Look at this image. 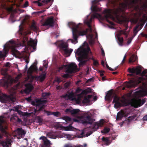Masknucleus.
<instances>
[{
    "label": "nucleus",
    "instance_id": "nucleus-41",
    "mask_svg": "<svg viewBox=\"0 0 147 147\" xmlns=\"http://www.w3.org/2000/svg\"><path fill=\"white\" fill-rule=\"evenodd\" d=\"M139 27V25L136 26L134 28L133 33H136L137 34L138 32L140 30V29L138 30Z\"/></svg>",
    "mask_w": 147,
    "mask_h": 147
},
{
    "label": "nucleus",
    "instance_id": "nucleus-62",
    "mask_svg": "<svg viewBox=\"0 0 147 147\" xmlns=\"http://www.w3.org/2000/svg\"><path fill=\"white\" fill-rule=\"evenodd\" d=\"M143 120L144 121H147V115L144 116L143 117Z\"/></svg>",
    "mask_w": 147,
    "mask_h": 147
},
{
    "label": "nucleus",
    "instance_id": "nucleus-7",
    "mask_svg": "<svg viewBox=\"0 0 147 147\" xmlns=\"http://www.w3.org/2000/svg\"><path fill=\"white\" fill-rule=\"evenodd\" d=\"M122 98L124 99L123 100H121L120 98L115 95L113 98V102L115 103L114 107L117 108L122 106V103L125 105V106L129 105V103L125 101V98L124 96L122 97Z\"/></svg>",
    "mask_w": 147,
    "mask_h": 147
},
{
    "label": "nucleus",
    "instance_id": "nucleus-40",
    "mask_svg": "<svg viewBox=\"0 0 147 147\" xmlns=\"http://www.w3.org/2000/svg\"><path fill=\"white\" fill-rule=\"evenodd\" d=\"M7 69H1V73L2 75L5 76L7 75Z\"/></svg>",
    "mask_w": 147,
    "mask_h": 147
},
{
    "label": "nucleus",
    "instance_id": "nucleus-4",
    "mask_svg": "<svg viewBox=\"0 0 147 147\" xmlns=\"http://www.w3.org/2000/svg\"><path fill=\"white\" fill-rule=\"evenodd\" d=\"M89 52H90V49L88 46L86 48H80L75 50V54L79 56L78 59L80 62L78 64H84L86 63L88 60V54Z\"/></svg>",
    "mask_w": 147,
    "mask_h": 147
},
{
    "label": "nucleus",
    "instance_id": "nucleus-35",
    "mask_svg": "<svg viewBox=\"0 0 147 147\" xmlns=\"http://www.w3.org/2000/svg\"><path fill=\"white\" fill-rule=\"evenodd\" d=\"M117 38L119 45L121 46H122L123 41V38L122 37L117 36Z\"/></svg>",
    "mask_w": 147,
    "mask_h": 147
},
{
    "label": "nucleus",
    "instance_id": "nucleus-37",
    "mask_svg": "<svg viewBox=\"0 0 147 147\" xmlns=\"http://www.w3.org/2000/svg\"><path fill=\"white\" fill-rule=\"evenodd\" d=\"M47 136L48 138L54 139H56L57 137L56 136L51 133H48Z\"/></svg>",
    "mask_w": 147,
    "mask_h": 147
},
{
    "label": "nucleus",
    "instance_id": "nucleus-43",
    "mask_svg": "<svg viewBox=\"0 0 147 147\" xmlns=\"http://www.w3.org/2000/svg\"><path fill=\"white\" fill-rule=\"evenodd\" d=\"M90 100L87 97H85L82 101V103L84 104L89 102Z\"/></svg>",
    "mask_w": 147,
    "mask_h": 147
},
{
    "label": "nucleus",
    "instance_id": "nucleus-63",
    "mask_svg": "<svg viewBox=\"0 0 147 147\" xmlns=\"http://www.w3.org/2000/svg\"><path fill=\"white\" fill-rule=\"evenodd\" d=\"M17 119L16 121H17V122L20 123L22 121V120L21 119H20L19 118V117H18V118H17Z\"/></svg>",
    "mask_w": 147,
    "mask_h": 147
},
{
    "label": "nucleus",
    "instance_id": "nucleus-59",
    "mask_svg": "<svg viewBox=\"0 0 147 147\" xmlns=\"http://www.w3.org/2000/svg\"><path fill=\"white\" fill-rule=\"evenodd\" d=\"M61 80L60 79L58 78H57L56 79V81L58 82V84L60 83L61 82Z\"/></svg>",
    "mask_w": 147,
    "mask_h": 147
},
{
    "label": "nucleus",
    "instance_id": "nucleus-44",
    "mask_svg": "<svg viewBox=\"0 0 147 147\" xmlns=\"http://www.w3.org/2000/svg\"><path fill=\"white\" fill-rule=\"evenodd\" d=\"M45 10H42L41 11H37V12H34L33 13V14H34L36 15H39L41 13H42L44 12Z\"/></svg>",
    "mask_w": 147,
    "mask_h": 147
},
{
    "label": "nucleus",
    "instance_id": "nucleus-38",
    "mask_svg": "<svg viewBox=\"0 0 147 147\" xmlns=\"http://www.w3.org/2000/svg\"><path fill=\"white\" fill-rule=\"evenodd\" d=\"M36 119L38 123L40 124L42 123L43 119L40 116H38L36 117Z\"/></svg>",
    "mask_w": 147,
    "mask_h": 147
},
{
    "label": "nucleus",
    "instance_id": "nucleus-53",
    "mask_svg": "<svg viewBox=\"0 0 147 147\" xmlns=\"http://www.w3.org/2000/svg\"><path fill=\"white\" fill-rule=\"evenodd\" d=\"M70 84V83L69 82H67L65 84L64 86L66 88H67L69 86Z\"/></svg>",
    "mask_w": 147,
    "mask_h": 147
},
{
    "label": "nucleus",
    "instance_id": "nucleus-22",
    "mask_svg": "<svg viewBox=\"0 0 147 147\" xmlns=\"http://www.w3.org/2000/svg\"><path fill=\"white\" fill-rule=\"evenodd\" d=\"M73 97L74 94L71 93H69V94H65L62 95L61 96L62 98L67 99V100L70 99L72 98Z\"/></svg>",
    "mask_w": 147,
    "mask_h": 147
},
{
    "label": "nucleus",
    "instance_id": "nucleus-21",
    "mask_svg": "<svg viewBox=\"0 0 147 147\" xmlns=\"http://www.w3.org/2000/svg\"><path fill=\"white\" fill-rule=\"evenodd\" d=\"M31 65L30 67L29 68L27 71V73L28 74H31L33 72L36 71L37 70V69L35 67V65Z\"/></svg>",
    "mask_w": 147,
    "mask_h": 147
},
{
    "label": "nucleus",
    "instance_id": "nucleus-16",
    "mask_svg": "<svg viewBox=\"0 0 147 147\" xmlns=\"http://www.w3.org/2000/svg\"><path fill=\"white\" fill-rule=\"evenodd\" d=\"M58 46L61 50L64 51L65 49L68 47V45L66 42H62L58 44Z\"/></svg>",
    "mask_w": 147,
    "mask_h": 147
},
{
    "label": "nucleus",
    "instance_id": "nucleus-3",
    "mask_svg": "<svg viewBox=\"0 0 147 147\" xmlns=\"http://www.w3.org/2000/svg\"><path fill=\"white\" fill-rule=\"evenodd\" d=\"M80 110L78 109H67L65 110V112L66 113H70L71 115L77 117L74 118L73 120L74 121L80 122L83 124H92L94 120L92 118L91 114H90L84 113L82 115H80Z\"/></svg>",
    "mask_w": 147,
    "mask_h": 147
},
{
    "label": "nucleus",
    "instance_id": "nucleus-64",
    "mask_svg": "<svg viewBox=\"0 0 147 147\" xmlns=\"http://www.w3.org/2000/svg\"><path fill=\"white\" fill-rule=\"evenodd\" d=\"M132 40V39L131 38L130 39H129L127 41V43L128 44H129L131 42Z\"/></svg>",
    "mask_w": 147,
    "mask_h": 147
},
{
    "label": "nucleus",
    "instance_id": "nucleus-33",
    "mask_svg": "<svg viewBox=\"0 0 147 147\" xmlns=\"http://www.w3.org/2000/svg\"><path fill=\"white\" fill-rule=\"evenodd\" d=\"M102 140L104 142L105 144H106V145H108L110 144V143L109 142V140L108 138H105V137H103L102 138Z\"/></svg>",
    "mask_w": 147,
    "mask_h": 147
},
{
    "label": "nucleus",
    "instance_id": "nucleus-36",
    "mask_svg": "<svg viewBox=\"0 0 147 147\" xmlns=\"http://www.w3.org/2000/svg\"><path fill=\"white\" fill-rule=\"evenodd\" d=\"M31 28L34 31L37 30H38L37 27L36 25L35 22H33L31 25Z\"/></svg>",
    "mask_w": 147,
    "mask_h": 147
},
{
    "label": "nucleus",
    "instance_id": "nucleus-55",
    "mask_svg": "<svg viewBox=\"0 0 147 147\" xmlns=\"http://www.w3.org/2000/svg\"><path fill=\"white\" fill-rule=\"evenodd\" d=\"M50 95V94L49 93H45L42 94V95L43 97H47Z\"/></svg>",
    "mask_w": 147,
    "mask_h": 147
},
{
    "label": "nucleus",
    "instance_id": "nucleus-56",
    "mask_svg": "<svg viewBox=\"0 0 147 147\" xmlns=\"http://www.w3.org/2000/svg\"><path fill=\"white\" fill-rule=\"evenodd\" d=\"M99 72L100 73V76L102 77L104 76V73L105 72L104 71L99 70Z\"/></svg>",
    "mask_w": 147,
    "mask_h": 147
},
{
    "label": "nucleus",
    "instance_id": "nucleus-42",
    "mask_svg": "<svg viewBox=\"0 0 147 147\" xmlns=\"http://www.w3.org/2000/svg\"><path fill=\"white\" fill-rule=\"evenodd\" d=\"M110 130V129L109 128H105L103 130L101 131V132L104 134H107L108 133Z\"/></svg>",
    "mask_w": 147,
    "mask_h": 147
},
{
    "label": "nucleus",
    "instance_id": "nucleus-6",
    "mask_svg": "<svg viewBox=\"0 0 147 147\" xmlns=\"http://www.w3.org/2000/svg\"><path fill=\"white\" fill-rule=\"evenodd\" d=\"M22 76L21 74L18 75L14 79H11L9 81L8 80H3L0 81L1 85L3 86L8 88L9 84H11L13 83H16L18 82L19 80Z\"/></svg>",
    "mask_w": 147,
    "mask_h": 147
},
{
    "label": "nucleus",
    "instance_id": "nucleus-24",
    "mask_svg": "<svg viewBox=\"0 0 147 147\" xmlns=\"http://www.w3.org/2000/svg\"><path fill=\"white\" fill-rule=\"evenodd\" d=\"M46 100H39L37 101L36 102L34 101H32L31 102V104L33 106H36V107L37 106H39L40 103H46Z\"/></svg>",
    "mask_w": 147,
    "mask_h": 147
},
{
    "label": "nucleus",
    "instance_id": "nucleus-1",
    "mask_svg": "<svg viewBox=\"0 0 147 147\" xmlns=\"http://www.w3.org/2000/svg\"><path fill=\"white\" fill-rule=\"evenodd\" d=\"M120 7L113 9H106L103 12L104 14L105 18L107 19L108 22L111 25H114V23L107 20L108 18L114 19L116 18L119 22L122 23L124 21L121 18H123L120 15L123 11L127 8H130L134 7L137 8H147V0H145L144 2L142 0H126L124 3L120 4Z\"/></svg>",
    "mask_w": 147,
    "mask_h": 147
},
{
    "label": "nucleus",
    "instance_id": "nucleus-12",
    "mask_svg": "<svg viewBox=\"0 0 147 147\" xmlns=\"http://www.w3.org/2000/svg\"><path fill=\"white\" fill-rule=\"evenodd\" d=\"M126 57L127 55L126 54H125L121 62V64H122L125 63H131L136 61L138 59L137 56L134 54H133L130 57L128 60H126Z\"/></svg>",
    "mask_w": 147,
    "mask_h": 147
},
{
    "label": "nucleus",
    "instance_id": "nucleus-8",
    "mask_svg": "<svg viewBox=\"0 0 147 147\" xmlns=\"http://www.w3.org/2000/svg\"><path fill=\"white\" fill-rule=\"evenodd\" d=\"M62 66L59 68L60 70H62L64 67H66V72L69 74L77 72L79 70L77 67V65H61Z\"/></svg>",
    "mask_w": 147,
    "mask_h": 147
},
{
    "label": "nucleus",
    "instance_id": "nucleus-47",
    "mask_svg": "<svg viewBox=\"0 0 147 147\" xmlns=\"http://www.w3.org/2000/svg\"><path fill=\"white\" fill-rule=\"evenodd\" d=\"M18 116H17V114H14L12 116V117H11V120H14L15 121H16L17 120V118H18Z\"/></svg>",
    "mask_w": 147,
    "mask_h": 147
},
{
    "label": "nucleus",
    "instance_id": "nucleus-34",
    "mask_svg": "<svg viewBox=\"0 0 147 147\" xmlns=\"http://www.w3.org/2000/svg\"><path fill=\"white\" fill-rule=\"evenodd\" d=\"M134 119V117L133 116H129L127 119H125V121H123V123H124L125 122L127 121V123H130L131 120H133Z\"/></svg>",
    "mask_w": 147,
    "mask_h": 147
},
{
    "label": "nucleus",
    "instance_id": "nucleus-5",
    "mask_svg": "<svg viewBox=\"0 0 147 147\" xmlns=\"http://www.w3.org/2000/svg\"><path fill=\"white\" fill-rule=\"evenodd\" d=\"M7 127L4 120V117L2 116H0V140L3 136L7 134Z\"/></svg>",
    "mask_w": 147,
    "mask_h": 147
},
{
    "label": "nucleus",
    "instance_id": "nucleus-13",
    "mask_svg": "<svg viewBox=\"0 0 147 147\" xmlns=\"http://www.w3.org/2000/svg\"><path fill=\"white\" fill-rule=\"evenodd\" d=\"M55 20L54 17L51 16L48 17L45 21L42 24L43 26H49L50 27H53L54 25Z\"/></svg>",
    "mask_w": 147,
    "mask_h": 147
},
{
    "label": "nucleus",
    "instance_id": "nucleus-11",
    "mask_svg": "<svg viewBox=\"0 0 147 147\" xmlns=\"http://www.w3.org/2000/svg\"><path fill=\"white\" fill-rule=\"evenodd\" d=\"M146 101V100L143 99L141 100L139 99H134L132 100L131 102V105L135 108H138L140 107L143 105Z\"/></svg>",
    "mask_w": 147,
    "mask_h": 147
},
{
    "label": "nucleus",
    "instance_id": "nucleus-48",
    "mask_svg": "<svg viewBox=\"0 0 147 147\" xmlns=\"http://www.w3.org/2000/svg\"><path fill=\"white\" fill-rule=\"evenodd\" d=\"M92 22V18H91L89 21H87L86 22V24L88 26V27H91V25L90 24Z\"/></svg>",
    "mask_w": 147,
    "mask_h": 147
},
{
    "label": "nucleus",
    "instance_id": "nucleus-45",
    "mask_svg": "<svg viewBox=\"0 0 147 147\" xmlns=\"http://www.w3.org/2000/svg\"><path fill=\"white\" fill-rule=\"evenodd\" d=\"M91 8L92 9V10L94 11V12H97L99 11V9L96 6H92Z\"/></svg>",
    "mask_w": 147,
    "mask_h": 147
},
{
    "label": "nucleus",
    "instance_id": "nucleus-17",
    "mask_svg": "<svg viewBox=\"0 0 147 147\" xmlns=\"http://www.w3.org/2000/svg\"><path fill=\"white\" fill-rule=\"evenodd\" d=\"M40 103L39 106H37L36 109H34V112L36 113L37 112H40L41 111L43 110L46 107V105H41V103Z\"/></svg>",
    "mask_w": 147,
    "mask_h": 147
},
{
    "label": "nucleus",
    "instance_id": "nucleus-30",
    "mask_svg": "<svg viewBox=\"0 0 147 147\" xmlns=\"http://www.w3.org/2000/svg\"><path fill=\"white\" fill-rule=\"evenodd\" d=\"M17 130L18 134L22 136L23 135H24L26 132L22 128H18L17 129Z\"/></svg>",
    "mask_w": 147,
    "mask_h": 147
},
{
    "label": "nucleus",
    "instance_id": "nucleus-28",
    "mask_svg": "<svg viewBox=\"0 0 147 147\" xmlns=\"http://www.w3.org/2000/svg\"><path fill=\"white\" fill-rule=\"evenodd\" d=\"M46 76V73L42 74L38 77L37 79L39 80L40 82H42L45 78Z\"/></svg>",
    "mask_w": 147,
    "mask_h": 147
},
{
    "label": "nucleus",
    "instance_id": "nucleus-60",
    "mask_svg": "<svg viewBox=\"0 0 147 147\" xmlns=\"http://www.w3.org/2000/svg\"><path fill=\"white\" fill-rule=\"evenodd\" d=\"M63 77L64 78H68L69 77V75L68 74H65L63 75Z\"/></svg>",
    "mask_w": 147,
    "mask_h": 147
},
{
    "label": "nucleus",
    "instance_id": "nucleus-31",
    "mask_svg": "<svg viewBox=\"0 0 147 147\" xmlns=\"http://www.w3.org/2000/svg\"><path fill=\"white\" fill-rule=\"evenodd\" d=\"M58 57L57 56L53 55V57L52 62L53 64H56L58 63Z\"/></svg>",
    "mask_w": 147,
    "mask_h": 147
},
{
    "label": "nucleus",
    "instance_id": "nucleus-54",
    "mask_svg": "<svg viewBox=\"0 0 147 147\" xmlns=\"http://www.w3.org/2000/svg\"><path fill=\"white\" fill-rule=\"evenodd\" d=\"M59 114L60 113L59 112L57 111L56 112H53L52 115H53L55 116L58 117Z\"/></svg>",
    "mask_w": 147,
    "mask_h": 147
},
{
    "label": "nucleus",
    "instance_id": "nucleus-52",
    "mask_svg": "<svg viewBox=\"0 0 147 147\" xmlns=\"http://www.w3.org/2000/svg\"><path fill=\"white\" fill-rule=\"evenodd\" d=\"M44 111L46 113H47V115L48 116H49L51 115H52L53 112H51V111H49L46 110H44Z\"/></svg>",
    "mask_w": 147,
    "mask_h": 147
},
{
    "label": "nucleus",
    "instance_id": "nucleus-39",
    "mask_svg": "<svg viewBox=\"0 0 147 147\" xmlns=\"http://www.w3.org/2000/svg\"><path fill=\"white\" fill-rule=\"evenodd\" d=\"M103 65L104 67H105V65L106 66V67L108 69H109L110 70L113 71H114L116 70L117 69V67H118V66H117L116 67L113 68H111V67H109V66L108 65Z\"/></svg>",
    "mask_w": 147,
    "mask_h": 147
},
{
    "label": "nucleus",
    "instance_id": "nucleus-19",
    "mask_svg": "<svg viewBox=\"0 0 147 147\" xmlns=\"http://www.w3.org/2000/svg\"><path fill=\"white\" fill-rule=\"evenodd\" d=\"M36 42H35L34 40L31 39L28 42V45L32 47L34 50H35L36 49Z\"/></svg>",
    "mask_w": 147,
    "mask_h": 147
},
{
    "label": "nucleus",
    "instance_id": "nucleus-25",
    "mask_svg": "<svg viewBox=\"0 0 147 147\" xmlns=\"http://www.w3.org/2000/svg\"><path fill=\"white\" fill-rule=\"evenodd\" d=\"M113 94V92L111 90L109 91L105 96L106 99L108 100H110Z\"/></svg>",
    "mask_w": 147,
    "mask_h": 147
},
{
    "label": "nucleus",
    "instance_id": "nucleus-32",
    "mask_svg": "<svg viewBox=\"0 0 147 147\" xmlns=\"http://www.w3.org/2000/svg\"><path fill=\"white\" fill-rule=\"evenodd\" d=\"M44 142L43 146L44 147H49L50 146V142L49 140L47 139L44 141Z\"/></svg>",
    "mask_w": 147,
    "mask_h": 147
},
{
    "label": "nucleus",
    "instance_id": "nucleus-27",
    "mask_svg": "<svg viewBox=\"0 0 147 147\" xmlns=\"http://www.w3.org/2000/svg\"><path fill=\"white\" fill-rule=\"evenodd\" d=\"M63 51L65 54L68 56H69L73 51V49H69L68 47L66 49H65Z\"/></svg>",
    "mask_w": 147,
    "mask_h": 147
},
{
    "label": "nucleus",
    "instance_id": "nucleus-50",
    "mask_svg": "<svg viewBox=\"0 0 147 147\" xmlns=\"http://www.w3.org/2000/svg\"><path fill=\"white\" fill-rule=\"evenodd\" d=\"M91 92V90L90 88L87 89L83 91L84 94H87L88 93H90Z\"/></svg>",
    "mask_w": 147,
    "mask_h": 147
},
{
    "label": "nucleus",
    "instance_id": "nucleus-46",
    "mask_svg": "<svg viewBox=\"0 0 147 147\" xmlns=\"http://www.w3.org/2000/svg\"><path fill=\"white\" fill-rule=\"evenodd\" d=\"M63 119L65 120L66 122L68 121L71 122L72 121V119L68 116L65 117H64Z\"/></svg>",
    "mask_w": 147,
    "mask_h": 147
},
{
    "label": "nucleus",
    "instance_id": "nucleus-57",
    "mask_svg": "<svg viewBox=\"0 0 147 147\" xmlns=\"http://www.w3.org/2000/svg\"><path fill=\"white\" fill-rule=\"evenodd\" d=\"M40 140H43V142L45 140H46L47 139V138L46 137L44 136H42L40 137L39 138Z\"/></svg>",
    "mask_w": 147,
    "mask_h": 147
},
{
    "label": "nucleus",
    "instance_id": "nucleus-51",
    "mask_svg": "<svg viewBox=\"0 0 147 147\" xmlns=\"http://www.w3.org/2000/svg\"><path fill=\"white\" fill-rule=\"evenodd\" d=\"M93 16L94 18H97L98 17H99L100 18L101 17V15L98 13H95L93 15Z\"/></svg>",
    "mask_w": 147,
    "mask_h": 147
},
{
    "label": "nucleus",
    "instance_id": "nucleus-10",
    "mask_svg": "<svg viewBox=\"0 0 147 147\" xmlns=\"http://www.w3.org/2000/svg\"><path fill=\"white\" fill-rule=\"evenodd\" d=\"M52 2L51 0H38L35 1V2L37 4L38 6L45 5L46 6L45 8L48 9L51 5Z\"/></svg>",
    "mask_w": 147,
    "mask_h": 147
},
{
    "label": "nucleus",
    "instance_id": "nucleus-9",
    "mask_svg": "<svg viewBox=\"0 0 147 147\" xmlns=\"http://www.w3.org/2000/svg\"><path fill=\"white\" fill-rule=\"evenodd\" d=\"M73 26L74 27L72 28L73 38L74 40L71 39H69L68 40V41H70L72 43H75L78 42V36L77 32L78 31V29L79 28V24L76 25L75 24H74Z\"/></svg>",
    "mask_w": 147,
    "mask_h": 147
},
{
    "label": "nucleus",
    "instance_id": "nucleus-26",
    "mask_svg": "<svg viewBox=\"0 0 147 147\" xmlns=\"http://www.w3.org/2000/svg\"><path fill=\"white\" fill-rule=\"evenodd\" d=\"M124 116V114L123 112H119L118 113L117 117V120H120Z\"/></svg>",
    "mask_w": 147,
    "mask_h": 147
},
{
    "label": "nucleus",
    "instance_id": "nucleus-58",
    "mask_svg": "<svg viewBox=\"0 0 147 147\" xmlns=\"http://www.w3.org/2000/svg\"><path fill=\"white\" fill-rule=\"evenodd\" d=\"M89 43L91 45H92L94 43V40L92 39H91L89 41Z\"/></svg>",
    "mask_w": 147,
    "mask_h": 147
},
{
    "label": "nucleus",
    "instance_id": "nucleus-15",
    "mask_svg": "<svg viewBox=\"0 0 147 147\" xmlns=\"http://www.w3.org/2000/svg\"><path fill=\"white\" fill-rule=\"evenodd\" d=\"M128 71L130 73L138 75L141 74L142 69L141 67L138 66L136 68L134 67L132 68H129L128 69Z\"/></svg>",
    "mask_w": 147,
    "mask_h": 147
},
{
    "label": "nucleus",
    "instance_id": "nucleus-18",
    "mask_svg": "<svg viewBox=\"0 0 147 147\" xmlns=\"http://www.w3.org/2000/svg\"><path fill=\"white\" fill-rule=\"evenodd\" d=\"M26 88L25 92L26 93H29L31 92L33 89V86L30 84H28L26 85Z\"/></svg>",
    "mask_w": 147,
    "mask_h": 147
},
{
    "label": "nucleus",
    "instance_id": "nucleus-49",
    "mask_svg": "<svg viewBox=\"0 0 147 147\" xmlns=\"http://www.w3.org/2000/svg\"><path fill=\"white\" fill-rule=\"evenodd\" d=\"M91 59L92 60L93 62V64H99L98 63L97 60H96L93 57H92Z\"/></svg>",
    "mask_w": 147,
    "mask_h": 147
},
{
    "label": "nucleus",
    "instance_id": "nucleus-23",
    "mask_svg": "<svg viewBox=\"0 0 147 147\" xmlns=\"http://www.w3.org/2000/svg\"><path fill=\"white\" fill-rule=\"evenodd\" d=\"M104 123L102 121H100L99 122H96L94 124L93 129H97L100 127H102Z\"/></svg>",
    "mask_w": 147,
    "mask_h": 147
},
{
    "label": "nucleus",
    "instance_id": "nucleus-2",
    "mask_svg": "<svg viewBox=\"0 0 147 147\" xmlns=\"http://www.w3.org/2000/svg\"><path fill=\"white\" fill-rule=\"evenodd\" d=\"M10 44H6L4 45L3 51H0V61L4 60L8 53L9 50L11 49L12 54L16 58H22L23 60L28 64L29 61V57L26 56L25 57L22 54L20 53L15 48V46L13 41H10Z\"/></svg>",
    "mask_w": 147,
    "mask_h": 147
},
{
    "label": "nucleus",
    "instance_id": "nucleus-29",
    "mask_svg": "<svg viewBox=\"0 0 147 147\" xmlns=\"http://www.w3.org/2000/svg\"><path fill=\"white\" fill-rule=\"evenodd\" d=\"M72 124H71L69 125L66 127H64V129L65 131L73 130L74 128L71 126Z\"/></svg>",
    "mask_w": 147,
    "mask_h": 147
},
{
    "label": "nucleus",
    "instance_id": "nucleus-14",
    "mask_svg": "<svg viewBox=\"0 0 147 147\" xmlns=\"http://www.w3.org/2000/svg\"><path fill=\"white\" fill-rule=\"evenodd\" d=\"M1 101L3 102L6 103L7 101H10L12 102H14L15 99L12 97L11 96L4 94L3 96L0 97Z\"/></svg>",
    "mask_w": 147,
    "mask_h": 147
},
{
    "label": "nucleus",
    "instance_id": "nucleus-61",
    "mask_svg": "<svg viewBox=\"0 0 147 147\" xmlns=\"http://www.w3.org/2000/svg\"><path fill=\"white\" fill-rule=\"evenodd\" d=\"M101 50L102 51V55L103 57H104L105 55L104 51L103 49H102Z\"/></svg>",
    "mask_w": 147,
    "mask_h": 147
},
{
    "label": "nucleus",
    "instance_id": "nucleus-20",
    "mask_svg": "<svg viewBox=\"0 0 147 147\" xmlns=\"http://www.w3.org/2000/svg\"><path fill=\"white\" fill-rule=\"evenodd\" d=\"M88 29H86V30H83L79 32V35H80L83 36L87 34L88 30H89L90 32L92 31V29L91 26L88 27Z\"/></svg>",
    "mask_w": 147,
    "mask_h": 147
}]
</instances>
